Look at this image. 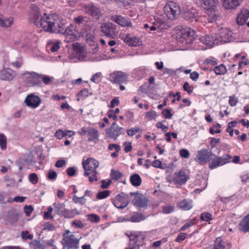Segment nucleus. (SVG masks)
I'll return each instance as SVG.
<instances>
[{
    "mask_svg": "<svg viewBox=\"0 0 249 249\" xmlns=\"http://www.w3.org/2000/svg\"><path fill=\"white\" fill-rule=\"evenodd\" d=\"M32 9L34 11V18H32L35 25L41 27L46 32L51 33H60L62 30L61 19L55 14L49 15L45 13L41 16L39 13V8L35 4H32Z\"/></svg>",
    "mask_w": 249,
    "mask_h": 249,
    "instance_id": "f257e3e1",
    "label": "nucleus"
},
{
    "mask_svg": "<svg viewBox=\"0 0 249 249\" xmlns=\"http://www.w3.org/2000/svg\"><path fill=\"white\" fill-rule=\"evenodd\" d=\"M196 37L195 30L188 27L182 28L178 33L179 41L184 44L192 43Z\"/></svg>",
    "mask_w": 249,
    "mask_h": 249,
    "instance_id": "f03ea898",
    "label": "nucleus"
},
{
    "mask_svg": "<svg viewBox=\"0 0 249 249\" xmlns=\"http://www.w3.org/2000/svg\"><path fill=\"white\" fill-rule=\"evenodd\" d=\"M163 10L168 18L171 20L177 19L181 12L179 5L172 1L166 3Z\"/></svg>",
    "mask_w": 249,
    "mask_h": 249,
    "instance_id": "7ed1b4c3",
    "label": "nucleus"
},
{
    "mask_svg": "<svg viewBox=\"0 0 249 249\" xmlns=\"http://www.w3.org/2000/svg\"><path fill=\"white\" fill-rule=\"evenodd\" d=\"M101 31L105 36L110 38H115L119 33L118 26L110 22L103 23L101 26Z\"/></svg>",
    "mask_w": 249,
    "mask_h": 249,
    "instance_id": "20e7f679",
    "label": "nucleus"
},
{
    "mask_svg": "<svg viewBox=\"0 0 249 249\" xmlns=\"http://www.w3.org/2000/svg\"><path fill=\"white\" fill-rule=\"evenodd\" d=\"M39 74L36 72L26 71L22 74L24 81L29 86L41 87L42 83L39 80Z\"/></svg>",
    "mask_w": 249,
    "mask_h": 249,
    "instance_id": "39448f33",
    "label": "nucleus"
},
{
    "mask_svg": "<svg viewBox=\"0 0 249 249\" xmlns=\"http://www.w3.org/2000/svg\"><path fill=\"white\" fill-rule=\"evenodd\" d=\"M68 230L66 231V233H63V240L65 243L63 244V249H76L79 247L78 240L74 237L73 234L69 236V233Z\"/></svg>",
    "mask_w": 249,
    "mask_h": 249,
    "instance_id": "423d86ee",
    "label": "nucleus"
},
{
    "mask_svg": "<svg viewBox=\"0 0 249 249\" xmlns=\"http://www.w3.org/2000/svg\"><path fill=\"white\" fill-rule=\"evenodd\" d=\"M129 201V195L122 193L115 196L113 200V204L117 208L122 209L128 205Z\"/></svg>",
    "mask_w": 249,
    "mask_h": 249,
    "instance_id": "0eeeda50",
    "label": "nucleus"
},
{
    "mask_svg": "<svg viewBox=\"0 0 249 249\" xmlns=\"http://www.w3.org/2000/svg\"><path fill=\"white\" fill-rule=\"evenodd\" d=\"M99 166V162L92 158L88 159L86 160L83 162V166L85 170L84 176H88L91 174L92 173L97 172L96 168Z\"/></svg>",
    "mask_w": 249,
    "mask_h": 249,
    "instance_id": "6e6552de",
    "label": "nucleus"
},
{
    "mask_svg": "<svg viewBox=\"0 0 249 249\" xmlns=\"http://www.w3.org/2000/svg\"><path fill=\"white\" fill-rule=\"evenodd\" d=\"M110 20L117 23L122 27H132L133 26L131 19L119 15H111Z\"/></svg>",
    "mask_w": 249,
    "mask_h": 249,
    "instance_id": "1a4fd4ad",
    "label": "nucleus"
},
{
    "mask_svg": "<svg viewBox=\"0 0 249 249\" xmlns=\"http://www.w3.org/2000/svg\"><path fill=\"white\" fill-rule=\"evenodd\" d=\"M129 195L134 196V199L132 203L136 207L140 208H146L147 207L148 199L142 194L137 192H131Z\"/></svg>",
    "mask_w": 249,
    "mask_h": 249,
    "instance_id": "9d476101",
    "label": "nucleus"
},
{
    "mask_svg": "<svg viewBox=\"0 0 249 249\" xmlns=\"http://www.w3.org/2000/svg\"><path fill=\"white\" fill-rule=\"evenodd\" d=\"M231 156L229 154L226 155L224 157H215L212 159L209 167L211 169H213L218 166L223 165L231 161Z\"/></svg>",
    "mask_w": 249,
    "mask_h": 249,
    "instance_id": "9b49d317",
    "label": "nucleus"
},
{
    "mask_svg": "<svg viewBox=\"0 0 249 249\" xmlns=\"http://www.w3.org/2000/svg\"><path fill=\"white\" fill-rule=\"evenodd\" d=\"M212 156L213 153L211 150L202 149L197 151L196 160L201 164H205L210 160Z\"/></svg>",
    "mask_w": 249,
    "mask_h": 249,
    "instance_id": "f8f14e48",
    "label": "nucleus"
},
{
    "mask_svg": "<svg viewBox=\"0 0 249 249\" xmlns=\"http://www.w3.org/2000/svg\"><path fill=\"white\" fill-rule=\"evenodd\" d=\"M127 75L121 71H115L109 75V80L113 83L121 84L126 83Z\"/></svg>",
    "mask_w": 249,
    "mask_h": 249,
    "instance_id": "ddd939ff",
    "label": "nucleus"
},
{
    "mask_svg": "<svg viewBox=\"0 0 249 249\" xmlns=\"http://www.w3.org/2000/svg\"><path fill=\"white\" fill-rule=\"evenodd\" d=\"M41 100L40 97L34 94H30L26 96L25 99L24 103L26 106L36 108L37 107L41 104Z\"/></svg>",
    "mask_w": 249,
    "mask_h": 249,
    "instance_id": "4468645a",
    "label": "nucleus"
},
{
    "mask_svg": "<svg viewBox=\"0 0 249 249\" xmlns=\"http://www.w3.org/2000/svg\"><path fill=\"white\" fill-rule=\"evenodd\" d=\"M124 132L123 128L118 126L116 125V123L114 122L107 133L109 137L115 140L121 134H124Z\"/></svg>",
    "mask_w": 249,
    "mask_h": 249,
    "instance_id": "2eb2a0df",
    "label": "nucleus"
},
{
    "mask_svg": "<svg viewBox=\"0 0 249 249\" xmlns=\"http://www.w3.org/2000/svg\"><path fill=\"white\" fill-rule=\"evenodd\" d=\"M85 11L96 19H99L101 15L100 8L94 5L93 3L86 5Z\"/></svg>",
    "mask_w": 249,
    "mask_h": 249,
    "instance_id": "dca6fc26",
    "label": "nucleus"
},
{
    "mask_svg": "<svg viewBox=\"0 0 249 249\" xmlns=\"http://www.w3.org/2000/svg\"><path fill=\"white\" fill-rule=\"evenodd\" d=\"M16 72L10 68H4L0 71V80L11 81L16 76Z\"/></svg>",
    "mask_w": 249,
    "mask_h": 249,
    "instance_id": "f3484780",
    "label": "nucleus"
},
{
    "mask_svg": "<svg viewBox=\"0 0 249 249\" xmlns=\"http://www.w3.org/2000/svg\"><path fill=\"white\" fill-rule=\"evenodd\" d=\"M173 181L176 184L182 185L185 184L189 179V177L183 170H180L174 173Z\"/></svg>",
    "mask_w": 249,
    "mask_h": 249,
    "instance_id": "a211bd4d",
    "label": "nucleus"
},
{
    "mask_svg": "<svg viewBox=\"0 0 249 249\" xmlns=\"http://www.w3.org/2000/svg\"><path fill=\"white\" fill-rule=\"evenodd\" d=\"M199 40L203 44L210 47H213L219 44L220 41L219 38L214 36H211L209 35H205V36H201L199 38Z\"/></svg>",
    "mask_w": 249,
    "mask_h": 249,
    "instance_id": "6ab92c4d",
    "label": "nucleus"
},
{
    "mask_svg": "<svg viewBox=\"0 0 249 249\" xmlns=\"http://www.w3.org/2000/svg\"><path fill=\"white\" fill-rule=\"evenodd\" d=\"M122 39L126 44L130 46L136 47L142 44V41L140 38L130 34L124 36Z\"/></svg>",
    "mask_w": 249,
    "mask_h": 249,
    "instance_id": "aec40b11",
    "label": "nucleus"
},
{
    "mask_svg": "<svg viewBox=\"0 0 249 249\" xmlns=\"http://www.w3.org/2000/svg\"><path fill=\"white\" fill-rule=\"evenodd\" d=\"M219 44L232 41L231 32L228 28L221 29L219 33Z\"/></svg>",
    "mask_w": 249,
    "mask_h": 249,
    "instance_id": "412c9836",
    "label": "nucleus"
},
{
    "mask_svg": "<svg viewBox=\"0 0 249 249\" xmlns=\"http://www.w3.org/2000/svg\"><path fill=\"white\" fill-rule=\"evenodd\" d=\"M75 33L76 31L73 26H70L67 28L65 32H63V36L65 37V41L69 42L75 41L77 38Z\"/></svg>",
    "mask_w": 249,
    "mask_h": 249,
    "instance_id": "4be33fe9",
    "label": "nucleus"
},
{
    "mask_svg": "<svg viewBox=\"0 0 249 249\" xmlns=\"http://www.w3.org/2000/svg\"><path fill=\"white\" fill-rule=\"evenodd\" d=\"M83 52V49L81 45L77 43H73L71 44V47L69 50L70 54L68 56L70 59H72L75 56V53L76 55H81Z\"/></svg>",
    "mask_w": 249,
    "mask_h": 249,
    "instance_id": "5701e85b",
    "label": "nucleus"
},
{
    "mask_svg": "<svg viewBox=\"0 0 249 249\" xmlns=\"http://www.w3.org/2000/svg\"><path fill=\"white\" fill-rule=\"evenodd\" d=\"M242 0H221L223 7L227 10H232L236 8L241 3Z\"/></svg>",
    "mask_w": 249,
    "mask_h": 249,
    "instance_id": "b1692460",
    "label": "nucleus"
},
{
    "mask_svg": "<svg viewBox=\"0 0 249 249\" xmlns=\"http://www.w3.org/2000/svg\"><path fill=\"white\" fill-rule=\"evenodd\" d=\"M249 18V10L243 9L238 14L236 18L237 23L239 25H243Z\"/></svg>",
    "mask_w": 249,
    "mask_h": 249,
    "instance_id": "393cba45",
    "label": "nucleus"
},
{
    "mask_svg": "<svg viewBox=\"0 0 249 249\" xmlns=\"http://www.w3.org/2000/svg\"><path fill=\"white\" fill-rule=\"evenodd\" d=\"M217 0H200L201 6L205 9L214 10Z\"/></svg>",
    "mask_w": 249,
    "mask_h": 249,
    "instance_id": "a878e982",
    "label": "nucleus"
},
{
    "mask_svg": "<svg viewBox=\"0 0 249 249\" xmlns=\"http://www.w3.org/2000/svg\"><path fill=\"white\" fill-rule=\"evenodd\" d=\"M13 22V18H7L0 14V26L5 28L9 27Z\"/></svg>",
    "mask_w": 249,
    "mask_h": 249,
    "instance_id": "bb28decb",
    "label": "nucleus"
},
{
    "mask_svg": "<svg viewBox=\"0 0 249 249\" xmlns=\"http://www.w3.org/2000/svg\"><path fill=\"white\" fill-rule=\"evenodd\" d=\"M87 135L89 141L96 142L98 140V131L93 127H88Z\"/></svg>",
    "mask_w": 249,
    "mask_h": 249,
    "instance_id": "cd10ccee",
    "label": "nucleus"
},
{
    "mask_svg": "<svg viewBox=\"0 0 249 249\" xmlns=\"http://www.w3.org/2000/svg\"><path fill=\"white\" fill-rule=\"evenodd\" d=\"M238 228L240 231L244 232L249 231V213L242 220Z\"/></svg>",
    "mask_w": 249,
    "mask_h": 249,
    "instance_id": "c85d7f7f",
    "label": "nucleus"
},
{
    "mask_svg": "<svg viewBox=\"0 0 249 249\" xmlns=\"http://www.w3.org/2000/svg\"><path fill=\"white\" fill-rule=\"evenodd\" d=\"M178 207L184 211L189 210L193 207L192 200L184 199L179 203Z\"/></svg>",
    "mask_w": 249,
    "mask_h": 249,
    "instance_id": "c756f323",
    "label": "nucleus"
},
{
    "mask_svg": "<svg viewBox=\"0 0 249 249\" xmlns=\"http://www.w3.org/2000/svg\"><path fill=\"white\" fill-rule=\"evenodd\" d=\"M130 181L133 186L138 187L142 183V179L140 176L137 174H134L130 176Z\"/></svg>",
    "mask_w": 249,
    "mask_h": 249,
    "instance_id": "7c9ffc66",
    "label": "nucleus"
},
{
    "mask_svg": "<svg viewBox=\"0 0 249 249\" xmlns=\"http://www.w3.org/2000/svg\"><path fill=\"white\" fill-rule=\"evenodd\" d=\"M125 234L129 239V246L135 245L137 242L139 234L135 231L127 232Z\"/></svg>",
    "mask_w": 249,
    "mask_h": 249,
    "instance_id": "2f4dec72",
    "label": "nucleus"
},
{
    "mask_svg": "<svg viewBox=\"0 0 249 249\" xmlns=\"http://www.w3.org/2000/svg\"><path fill=\"white\" fill-rule=\"evenodd\" d=\"M81 213V212L77 211L76 209L73 210H65L63 211V216L65 218H70L74 217L75 214L79 215Z\"/></svg>",
    "mask_w": 249,
    "mask_h": 249,
    "instance_id": "473e14b6",
    "label": "nucleus"
},
{
    "mask_svg": "<svg viewBox=\"0 0 249 249\" xmlns=\"http://www.w3.org/2000/svg\"><path fill=\"white\" fill-rule=\"evenodd\" d=\"M29 247L32 249H44L45 246L40 241L34 240L29 243Z\"/></svg>",
    "mask_w": 249,
    "mask_h": 249,
    "instance_id": "72a5a7b5",
    "label": "nucleus"
},
{
    "mask_svg": "<svg viewBox=\"0 0 249 249\" xmlns=\"http://www.w3.org/2000/svg\"><path fill=\"white\" fill-rule=\"evenodd\" d=\"M145 217L144 215L137 213L130 216L129 221L131 222H139L145 220Z\"/></svg>",
    "mask_w": 249,
    "mask_h": 249,
    "instance_id": "f704fd0d",
    "label": "nucleus"
},
{
    "mask_svg": "<svg viewBox=\"0 0 249 249\" xmlns=\"http://www.w3.org/2000/svg\"><path fill=\"white\" fill-rule=\"evenodd\" d=\"M91 93L89 92L88 89H81L78 93L77 96L78 101L83 100L87 98L89 95H91Z\"/></svg>",
    "mask_w": 249,
    "mask_h": 249,
    "instance_id": "c9c22d12",
    "label": "nucleus"
},
{
    "mask_svg": "<svg viewBox=\"0 0 249 249\" xmlns=\"http://www.w3.org/2000/svg\"><path fill=\"white\" fill-rule=\"evenodd\" d=\"M214 71L216 75H223L226 72L227 69L224 65L221 64L216 66L214 68Z\"/></svg>",
    "mask_w": 249,
    "mask_h": 249,
    "instance_id": "e433bc0d",
    "label": "nucleus"
},
{
    "mask_svg": "<svg viewBox=\"0 0 249 249\" xmlns=\"http://www.w3.org/2000/svg\"><path fill=\"white\" fill-rule=\"evenodd\" d=\"M213 248V249H225L224 242L220 238H216L215 240Z\"/></svg>",
    "mask_w": 249,
    "mask_h": 249,
    "instance_id": "4c0bfd02",
    "label": "nucleus"
},
{
    "mask_svg": "<svg viewBox=\"0 0 249 249\" xmlns=\"http://www.w3.org/2000/svg\"><path fill=\"white\" fill-rule=\"evenodd\" d=\"M87 217L88 220L92 223H98L101 220V218L98 215L94 213L87 214Z\"/></svg>",
    "mask_w": 249,
    "mask_h": 249,
    "instance_id": "58836bf2",
    "label": "nucleus"
},
{
    "mask_svg": "<svg viewBox=\"0 0 249 249\" xmlns=\"http://www.w3.org/2000/svg\"><path fill=\"white\" fill-rule=\"evenodd\" d=\"M0 147L2 150L7 148V139L5 136L2 133H0Z\"/></svg>",
    "mask_w": 249,
    "mask_h": 249,
    "instance_id": "ea45409f",
    "label": "nucleus"
},
{
    "mask_svg": "<svg viewBox=\"0 0 249 249\" xmlns=\"http://www.w3.org/2000/svg\"><path fill=\"white\" fill-rule=\"evenodd\" d=\"M162 213L164 214H169L175 210V206L173 205H165L162 207Z\"/></svg>",
    "mask_w": 249,
    "mask_h": 249,
    "instance_id": "a19ab883",
    "label": "nucleus"
},
{
    "mask_svg": "<svg viewBox=\"0 0 249 249\" xmlns=\"http://www.w3.org/2000/svg\"><path fill=\"white\" fill-rule=\"evenodd\" d=\"M111 191L109 190H105L99 192L97 195V198L98 199H104L108 196L110 194Z\"/></svg>",
    "mask_w": 249,
    "mask_h": 249,
    "instance_id": "79ce46f5",
    "label": "nucleus"
},
{
    "mask_svg": "<svg viewBox=\"0 0 249 249\" xmlns=\"http://www.w3.org/2000/svg\"><path fill=\"white\" fill-rule=\"evenodd\" d=\"M29 181L33 184H36L38 182V178L36 173H31L28 176Z\"/></svg>",
    "mask_w": 249,
    "mask_h": 249,
    "instance_id": "37998d69",
    "label": "nucleus"
},
{
    "mask_svg": "<svg viewBox=\"0 0 249 249\" xmlns=\"http://www.w3.org/2000/svg\"><path fill=\"white\" fill-rule=\"evenodd\" d=\"M39 80H41V82H43L45 85H49L52 82V78L50 76L39 74Z\"/></svg>",
    "mask_w": 249,
    "mask_h": 249,
    "instance_id": "c03bdc74",
    "label": "nucleus"
},
{
    "mask_svg": "<svg viewBox=\"0 0 249 249\" xmlns=\"http://www.w3.org/2000/svg\"><path fill=\"white\" fill-rule=\"evenodd\" d=\"M73 201L75 203H79L81 205L85 204L86 202V199L85 197V196L81 197H78L74 196L73 197Z\"/></svg>",
    "mask_w": 249,
    "mask_h": 249,
    "instance_id": "a18cd8bd",
    "label": "nucleus"
},
{
    "mask_svg": "<svg viewBox=\"0 0 249 249\" xmlns=\"http://www.w3.org/2000/svg\"><path fill=\"white\" fill-rule=\"evenodd\" d=\"M110 175L113 180H117L122 178L123 174L119 171L112 170Z\"/></svg>",
    "mask_w": 249,
    "mask_h": 249,
    "instance_id": "49530a36",
    "label": "nucleus"
},
{
    "mask_svg": "<svg viewBox=\"0 0 249 249\" xmlns=\"http://www.w3.org/2000/svg\"><path fill=\"white\" fill-rule=\"evenodd\" d=\"M53 211V209L52 207L50 206L47 208V211L44 213L43 216L45 219H52L53 216L52 215V213Z\"/></svg>",
    "mask_w": 249,
    "mask_h": 249,
    "instance_id": "de8ad7c7",
    "label": "nucleus"
},
{
    "mask_svg": "<svg viewBox=\"0 0 249 249\" xmlns=\"http://www.w3.org/2000/svg\"><path fill=\"white\" fill-rule=\"evenodd\" d=\"M220 125L217 123L214 124L212 127L210 129V132L212 134H214V133H219L221 132V130L220 129Z\"/></svg>",
    "mask_w": 249,
    "mask_h": 249,
    "instance_id": "09e8293b",
    "label": "nucleus"
},
{
    "mask_svg": "<svg viewBox=\"0 0 249 249\" xmlns=\"http://www.w3.org/2000/svg\"><path fill=\"white\" fill-rule=\"evenodd\" d=\"M157 117V113L155 111H149L145 113V118L148 120H152Z\"/></svg>",
    "mask_w": 249,
    "mask_h": 249,
    "instance_id": "8fccbe9b",
    "label": "nucleus"
},
{
    "mask_svg": "<svg viewBox=\"0 0 249 249\" xmlns=\"http://www.w3.org/2000/svg\"><path fill=\"white\" fill-rule=\"evenodd\" d=\"M101 72H97L92 76L90 80L95 83H98L101 81Z\"/></svg>",
    "mask_w": 249,
    "mask_h": 249,
    "instance_id": "3c124183",
    "label": "nucleus"
},
{
    "mask_svg": "<svg viewBox=\"0 0 249 249\" xmlns=\"http://www.w3.org/2000/svg\"><path fill=\"white\" fill-rule=\"evenodd\" d=\"M200 218L203 221L208 222L212 219V215L210 213H203L201 214Z\"/></svg>",
    "mask_w": 249,
    "mask_h": 249,
    "instance_id": "603ef678",
    "label": "nucleus"
},
{
    "mask_svg": "<svg viewBox=\"0 0 249 249\" xmlns=\"http://www.w3.org/2000/svg\"><path fill=\"white\" fill-rule=\"evenodd\" d=\"M21 236L22 239L24 240H26L27 239L32 240L34 237L33 235L30 234L28 231H22L21 233Z\"/></svg>",
    "mask_w": 249,
    "mask_h": 249,
    "instance_id": "864d4df0",
    "label": "nucleus"
},
{
    "mask_svg": "<svg viewBox=\"0 0 249 249\" xmlns=\"http://www.w3.org/2000/svg\"><path fill=\"white\" fill-rule=\"evenodd\" d=\"M34 211V208L31 205H25L24 207V212L27 216H29Z\"/></svg>",
    "mask_w": 249,
    "mask_h": 249,
    "instance_id": "5fc2aeb1",
    "label": "nucleus"
},
{
    "mask_svg": "<svg viewBox=\"0 0 249 249\" xmlns=\"http://www.w3.org/2000/svg\"><path fill=\"white\" fill-rule=\"evenodd\" d=\"M195 224V220L194 219L190 220L185 223L180 229V231H185L189 227Z\"/></svg>",
    "mask_w": 249,
    "mask_h": 249,
    "instance_id": "6e6d98bb",
    "label": "nucleus"
},
{
    "mask_svg": "<svg viewBox=\"0 0 249 249\" xmlns=\"http://www.w3.org/2000/svg\"><path fill=\"white\" fill-rule=\"evenodd\" d=\"M56 177L57 174L53 170H50L49 171L47 175L48 179L51 180H54L56 179Z\"/></svg>",
    "mask_w": 249,
    "mask_h": 249,
    "instance_id": "4d7b16f0",
    "label": "nucleus"
},
{
    "mask_svg": "<svg viewBox=\"0 0 249 249\" xmlns=\"http://www.w3.org/2000/svg\"><path fill=\"white\" fill-rule=\"evenodd\" d=\"M108 149L110 151H113L114 150L115 151H120L121 147L118 144L115 143H110L108 146Z\"/></svg>",
    "mask_w": 249,
    "mask_h": 249,
    "instance_id": "13d9d810",
    "label": "nucleus"
},
{
    "mask_svg": "<svg viewBox=\"0 0 249 249\" xmlns=\"http://www.w3.org/2000/svg\"><path fill=\"white\" fill-rule=\"evenodd\" d=\"M75 134V132L72 130L63 131V138L68 139L71 138Z\"/></svg>",
    "mask_w": 249,
    "mask_h": 249,
    "instance_id": "bf43d9fd",
    "label": "nucleus"
},
{
    "mask_svg": "<svg viewBox=\"0 0 249 249\" xmlns=\"http://www.w3.org/2000/svg\"><path fill=\"white\" fill-rule=\"evenodd\" d=\"M162 113L166 119H170L173 115L171 113V110L170 109H164L162 110Z\"/></svg>",
    "mask_w": 249,
    "mask_h": 249,
    "instance_id": "052dcab7",
    "label": "nucleus"
},
{
    "mask_svg": "<svg viewBox=\"0 0 249 249\" xmlns=\"http://www.w3.org/2000/svg\"><path fill=\"white\" fill-rule=\"evenodd\" d=\"M51 46L50 50L52 52H55L58 51L60 48L59 43L58 42H55L51 44Z\"/></svg>",
    "mask_w": 249,
    "mask_h": 249,
    "instance_id": "680f3d73",
    "label": "nucleus"
},
{
    "mask_svg": "<svg viewBox=\"0 0 249 249\" xmlns=\"http://www.w3.org/2000/svg\"><path fill=\"white\" fill-rule=\"evenodd\" d=\"M66 172L68 176L72 177L75 175L76 170L74 167H70L67 169Z\"/></svg>",
    "mask_w": 249,
    "mask_h": 249,
    "instance_id": "e2e57ef3",
    "label": "nucleus"
},
{
    "mask_svg": "<svg viewBox=\"0 0 249 249\" xmlns=\"http://www.w3.org/2000/svg\"><path fill=\"white\" fill-rule=\"evenodd\" d=\"M156 125L157 128H161L163 132H166L168 129V127L167 126L164 125L162 124V122L157 123Z\"/></svg>",
    "mask_w": 249,
    "mask_h": 249,
    "instance_id": "0e129e2a",
    "label": "nucleus"
},
{
    "mask_svg": "<svg viewBox=\"0 0 249 249\" xmlns=\"http://www.w3.org/2000/svg\"><path fill=\"white\" fill-rule=\"evenodd\" d=\"M238 102L237 99L234 96H231L230 97L229 103L231 107L235 106Z\"/></svg>",
    "mask_w": 249,
    "mask_h": 249,
    "instance_id": "69168bd1",
    "label": "nucleus"
},
{
    "mask_svg": "<svg viewBox=\"0 0 249 249\" xmlns=\"http://www.w3.org/2000/svg\"><path fill=\"white\" fill-rule=\"evenodd\" d=\"M180 155L184 158H188L190 156L189 151L186 149H182L179 151Z\"/></svg>",
    "mask_w": 249,
    "mask_h": 249,
    "instance_id": "338daca9",
    "label": "nucleus"
},
{
    "mask_svg": "<svg viewBox=\"0 0 249 249\" xmlns=\"http://www.w3.org/2000/svg\"><path fill=\"white\" fill-rule=\"evenodd\" d=\"M186 233L181 232L177 236V238L175 239V241L176 242L179 243L182 241H183L186 238Z\"/></svg>",
    "mask_w": 249,
    "mask_h": 249,
    "instance_id": "774afa93",
    "label": "nucleus"
}]
</instances>
